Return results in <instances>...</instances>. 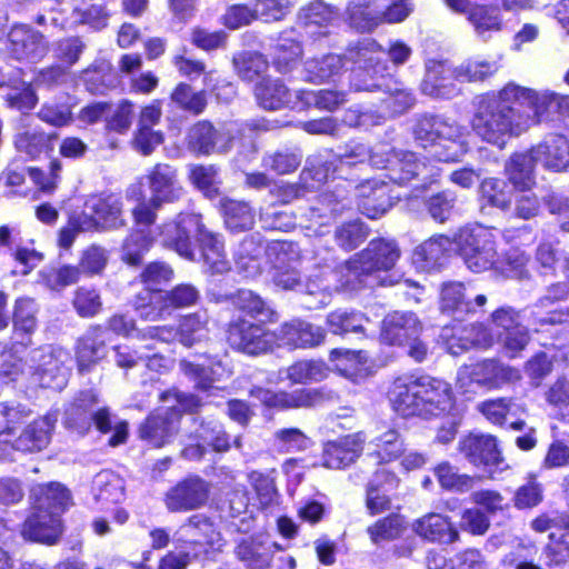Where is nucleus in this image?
<instances>
[{
    "label": "nucleus",
    "instance_id": "obj_1",
    "mask_svg": "<svg viewBox=\"0 0 569 569\" xmlns=\"http://www.w3.org/2000/svg\"><path fill=\"white\" fill-rule=\"evenodd\" d=\"M473 109L471 128L475 133L501 148L508 138L538 124L552 110L569 116V96L509 82L500 90L477 96Z\"/></svg>",
    "mask_w": 569,
    "mask_h": 569
},
{
    "label": "nucleus",
    "instance_id": "obj_2",
    "mask_svg": "<svg viewBox=\"0 0 569 569\" xmlns=\"http://www.w3.org/2000/svg\"><path fill=\"white\" fill-rule=\"evenodd\" d=\"M383 51L375 42L363 43L357 51H350L349 57L327 53L308 59L305 62L306 80L313 83L336 81L352 60L358 64L353 70L352 86L356 90H373L381 84L375 82L383 78L387 66L382 61Z\"/></svg>",
    "mask_w": 569,
    "mask_h": 569
},
{
    "label": "nucleus",
    "instance_id": "obj_3",
    "mask_svg": "<svg viewBox=\"0 0 569 569\" xmlns=\"http://www.w3.org/2000/svg\"><path fill=\"white\" fill-rule=\"evenodd\" d=\"M160 236L164 246L189 260H194L190 241L191 237H194L200 243L203 262L212 273H223L230 269L222 241L204 228L199 214H179L176 221L161 227Z\"/></svg>",
    "mask_w": 569,
    "mask_h": 569
},
{
    "label": "nucleus",
    "instance_id": "obj_4",
    "mask_svg": "<svg viewBox=\"0 0 569 569\" xmlns=\"http://www.w3.org/2000/svg\"><path fill=\"white\" fill-rule=\"evenodd\" d=\"M413 132L423 148L435 149L433 154L440 161H457L468 150L467 130L453 120L425 116L418 120Z\"/></svg>",
    "mask_w": 569,
    "mask_h": 569
},
{
    "label": "nucleus",
    "instance_id": "obj_5",
    "mask_svg": "<svg viewBox=\"0 0 569 569\" xmlns=\"http://www.w3.org/2000/svg\"><path fill=\"white\" fill-rule=\"evenodd\" d=\"M399 258L400 249L395 241L371 240L366 249L343 266L346 281L341 286L356 290L363 283V277L393 268Z\"/></svg>",
    "mask_w": 569,
    "mask_h": 569
},
{
    "label": "nucleus",
    "instance_id": "obj_6",
    "mask_svg": "<svg viewBox=\"0 0 569 569\" xmlns=\"http://www.w3.org/2000/svg\"><path fill=\"white\" fill-rule=\"evenodd\" d=\"M520 379V372L496 359H485L462 366L457 372L456 387L463 393L478 389L492 390Z\"/></svg>",
    "mask_w": 569,
    "mask_h": 569
},
{
    "label": "nucleus",
    "instance_id": "obj_7",
    "mask_svg": "<svg viewBox=\"0 0 569 569\" xmlns=\"http://www.w3.org/2000/svg\"><path fill=\"white\" fill-rule=\"evenodd\" d=\"M457 247L467 267L475 272L495 269L498 259L495 236L482 226L461 229L456 237Z\"/></svg>",
    "mask_w": 569,
    "mask_h": 569
},
{
    "label": "nucleus",
    "instance_id": "obj_8",
    "mask_svg": "<svg viewBox=\"0 0 569 569\" xmlns=\"http://www.w3.org/2000/svg\"><path fill=\"white\" fill-rule=\"evenodd\" d=\"M498 71V64L493 61L473 60L462 63L455 71L443 62L430 61L427 66L426 78L422 82V90L436 97L448 96L443 83L450 76L459 81H482Z\"/></svg>",
    "mask_w": 569,
    "mask_h": 569
},
{
    "label": "nucleus",
    "instance_id": "obj_9",
    "mask_svg": "<svg viewBox=\"0 0 569 569\" xmlns=\"http://www.w3.org/2000/svg\"><path fill=\"white\" fill-rule=\"evenodd\" d=\"M369 158L372 166L386 168L390 180L399 184L409 182L415 177H420L423 182H427L438 176L433 167L409 151H392L387 160L380 158L378 153H373Z\"/></svg>",
    "mask_w": 569,
    "mask_h": 569
},
{
    "label": "nucleus",
    "instance_id": "obj_10",
    "mask_svg": "<svg viewBox=\"0 0 569 569\" xmlns=\"http://www.w3.org/2000/svg\"><path fill=\"white\" fill-rule=\"evenodd\" d=\"M172 278V270L169 266L160 262L150 263L142 272L141 279L146 284L142 296H138L136 309L144 320H157L162 317V309L157 306L163 300V296L157 291L160 286L169 282Z\"/></svg>",
    "mask_w": 569,
    "mask_h": 569
},
{
    "label": "nucleus",
    "instance_id": "obj_11",
    "mask_svg": "<svg viewBox=\"0 0 569 569\" xmlns=\"http://www.w3.org/2000/svg\"><path fill=\"white\" fill-rule=\"evenodd\" d=\"M348 12L353 27L361 31H370L382 21L389 23L403 21L411 12V7L406 0H400L386 11L378 12L365 0H353L348 7Z\"/></svg>",
    "mask_w": 569,
    "mask_h": 569
},
{
    "label": "nucleus",
    "instance_id": "obj_12",
    "mask_svg": "<svg viewBox=\"0 0 569 569\" xmlns=\"http://www.w3.org/2000/svg\"><path fill=\"white\" fill-rule=\"evenodd\" d=\"M230 346L248 355L268 351L277 343V335L246 320L230 323L228 330Z\"/></svg>",
    "mask_w": 569,
    "mask_h": 569
},
{
    "label": "nucleus",
    "instance_id": "obj_13",
    "mask_svg": "<svg viewBox=\"0 0 569 569\" xmlns=\"http://www.w3.org/2000/svg\"><path fill=\"white\" fill-rule=\"evenodd\" d=\"M210 487L200 477L179 481L166 495V506L171 512H184L203 507L209 498Z\"/></svg>",
    "mask_w": 569,
    "mask_h": 569
},
{
    "label": "nucleus",
    "instance_id": "obj_14",
    "mask_svg": "<svg viewBox=\"0 0 569 569\" xmlns=\"http://www.w3.org/2000/svg\"><path fill=\"white\" fill-rule=\"evenodd\" d=\"M420 401L423 418L452 416L455 410L451 386L440 379L421 377Z\"/></svg>",
    "mask_w": 569,
    "mask_h": 569
},
{
    "label": "nucleus",
    "instance_id": "obj_15",
    "mask_svg": "<svg viewBox=\"0 0 569 569\" xmlns=\"http://www.w3.org/2000/svg\"><path fill=\"white\" fill-rule=\"evenodd\" d=\"M459 448L471 463L485 466L490 472L501 471L508 467L492 436L470 435L460 442Z\"/></svg>",
    "mask_w": 569,
    "mask_h": 569
},
{
    "label": "nucleus",
    "instance_id": "obj_16",
    "mask_svg": "<svg viewBox=\"0 0 569 569\" xmlns=\"http://www.w3.org/2000/svg\"><path fill=\"white\" fill-rule=\"evenodd\" d=\"M487 303L485 295L477 293L475 288L460 282L448 283L441 291V310L456 318L476 312Z\"/></svg>",
    "mask_w": 569,
    "mask_h": 569
},
{
    "label": "nucleus",
    "instance_id": "obj_17",
    "mask_svg": "<svg viewBox=\"0 0 569 569\" xmlns=\"http://www.w3.org/2000/svg\"><path fill=\"white\" fill-rule=\"evenodd\" d=\"M146 181L156 207H161L164 202H173L182 194L177 170L167 163L153 166L146 174Z\"/></svg>",
    "mask_w": 569,
    "mask_h": 569
},
{
    "label": "nucleus",
    "instance_id": "obj_18",
    "mask_svg": "<svg viewBox=\"0 0 569 569\" xmlns=\"http://www.w3.org/2000/svg\"><path fill=\"white\" fill-rule=\"evenodd\" d=\"M173 541L180 546L219 547L221 536L208 517L193 515L176 530Z\"/></svg>",
    "mask_w": 569,
    "mask_h": 569
},
{
    "label": "nucleus",
    "instance_id": "obj_19",
    "mask_svg": "<svg viewBox=\"0 0 569 569\" xmlns=\"http://www.w3.org/2000/svg\"><path fill=\"white\" fill-rule=\"evenodd\" d=\"M84 207L96 218L101 230L119 229L126 224L122 197L114 193L90 196Z\"/></svg>",
    "mask_w": 569,
    "mask_h": 569
},
{
    "label": "nucleus",
    "instance_id": "obj_20",
    "mask_svg": "<svg viewBox=\"0 0 569 569\" xmlns=\"http://www.w3.org/2000/svg\"><path fill=\"white\" fill-rule=\"evenodd\" d=\"M251 396L268 407L279 409L307 408L320 403L325 396L318 389H301L293 392H272L263 388H254Z\"/></svg>",
    "mask_w": 569,
    "mask_h": 569
},
{
    "label": "nucleus",
    "instance_id": "obj_21",
    "mask_svg": "<svg viewBox=\"0 0 569 569\" xmlns=\"http://www.w3.org/2000/svg\"><path fill=\"white\" fill-rule=\"evenodd\" d=\"M10 52L17 60L34 62L48 52L44 37L26 24L16 26L9 33Z\"/></svg>",
    "mask_w": 569,
    "mask_h": 569
},
{
    "label": "nucleus",
    "instance_id": "obj_22",
    "mask_svg": "<svg viewBox=\"0 0 569 569\" xmlns=\"http://www.w3.org/2000/svg\"><path fill=\"white\" fill-rule=\"evenodd\" d=\"M531 149L546 170L563 172L569 169V140L565 136L550 133Z\"/></svg>",
    "mask_w": 569,
    "mask_h": 569
},
{
    "label": "nucleus",
    "instance_id": "obj_23",
    "mask_svg": "<svg viewBox=\"0 0 569 569\" xmlns=\"http://www.w3.org/2000/svg\"><path fill=\"white\" fill-rule=\"evenodd\" d=\"M293 93L279 79H263L256 87V97L259 104L267 110H279L286 107L300 109L302 94Z\"/></svg>",
    "mask_w": 569,
    "mask_h": 569
},
{
    "label": "nucleus",
    "instance_id": "obj_24",
    "mask_svg": "<svg viewBox=\"0 0 569 569\" xmlns=\"http://www.w3.org/2000/svg\"><path fill=\"white\" fill-rule=\"evenodd\" d=\"M276 335L279 346L292 348L317 347L326 338V332L321 327L299 319L284 323Z\"/></svg>",
    "mask_w": 569,
    "mask_h": 569
},
{
    "label": "nucleus",
    "instance_id": "obj_25",
    "mask_svg": "<svg viewBox=\"0 0 569 569\" xmlns=\"http://www.w3.org/2000/svg\"><path fill=\"white\" fill-rule=\"evenodd\" d=\"M422 325L412 312L388 315L382 321L381 339L389 345H403L418 337Z\"/></svg>",
    "mask_w": 569,
    "mask_h": 569
},
{
    "label": "nucleus",
    "instance_id": "obj_26",
    "mask_svg": "<svg viewBox=\"0 0 569 569\" xmlns=\"http://www.w3.org/2000/svg\"><path fill=\"white\" fill-rule=\"evenodd\" d=\"M421 378H398L389 390V399L393 409L403 417H422L420 406Z\"/></svg>",
    "mask_w": 569,
    "mask_h": 569
},
{
    "label": "nucleus",
    "instance_id": "obj_27",
    "mask_svg": "<svg viewBox=\"0 0 569 569\" xmlns=\"http://www.w3.org/2000/svg\"><path fill=\"white\" fill-rule=\"evenodd\" d=\"M42 507H36V512L26 520L22 533L30 540L52 545L61 535L59 513L42 510Z\"/></svg>",
    "mask_w": 569,
    "mask_h": 569
},
{
    "label": "nucleus",
    "instance_id": "obj_28",
    "mask_svg": "<svg viewBox=\"0 0 569 569\" xmlns=\"http://www.w3.org/2000/svg\"><path fill=\"white\" fill-rule=\"evenodd\" d=\"M279 549L276 542H269L266 537L259 536L243 539L237 546L236 555L246 569H267L274 551Z\"/></svg>",
    "mask_w": 569,
    "mask_h": 569
},
{
    "label": "nucleus",
    "instance_id": "obj_29",
    "mask_svg": "<svg viewBox=\"0 0 569 569\" xmlns=\"http://www.w3.org/2000/svg\"><path fill=\"white\" fill-rule=\"evenodd\" d=\"M189 147L202 154L226 152L231 146L229 133L218 132L207 121L196 123L189 131Z\"/></svg>",
    "mask_w": 569,
    "mask_h": 569
},
{
    "label": "nucleus",
    "instance_id": "obj_30",
    "mask_svg": "<svg viewBox=\"0 0 569 569\" xmlns=\"http://www.w3.org/2000/svg\"><path fill=\"white\" fill-rule=\"evenodd\" d=\"M413 530L421 538L432 542L452 543L459 538L449 518L436 512L420 517L413 523Z\"/></svg>",
    "mask_w": 569,
    "mask_h": 569
},
{
    "label": "nucleus",
    "instance_id": "obj_31",
    "mask_svg": "<svg viewBox=\"0 0 569 569\" xmlns=\"http://www.w3.org/2000/svg\"><path fill=\"white\" fill-rule=\"evenodd\" d=\"M346 281V271L341 267L338 271H328L316 279H310L306 284V293L311 298L308 308L317 309L327 306L335 291L345 288L341 284Z\"/></svg>",
    "mask_w": 569,
    "mask_h": 569
},
{
    "label": "nucleus",
    "instance_id": "obj_32",
    "mask_svg": "<svg viewBox=\"0 0 569 569\" xmlns=\"http://www.w3.org/2000/svg\"><path fill=\"white\" fill-rule=\"evenodd\" d=\"M362 442L359 435L328 442L323 449V466L330 469H340L350 465L362 451Z\"/></svg>",
    "mask_w": 569,
    "mask_h": 569
},
{
    "label": "nucleus",
    "instance_id": "obj_33",
    "mask_svg": "<svg viewBox=\"0 0 569 569\" xmlns=\"http://www.w3.org/2000/svg\"><path fill=\"white\" fill-rule=\"evenodd\" d=\"M539 163L532 149L515 153L506 164L509 181L518 190H531L536 184L535 168Z\"/></svg>",
    "mask_w": 569,
    "mask_h": 569
},
{
    "label": "nucleus",
    "instance_id": "obj_34",
    "mask_svg": "<svg viewBox=\"0 0 569 569\" xmlns=\"http://www.w3.org/2000/svg\"><path fill=\"white\" fill-rule=\"evenodd\" d=\"M495 341L496 338L491 330L482 323H472L463 328L458 338L451 337L447 346L450 353L459 355L469 348L487 350L493 346Z\"/></svg>",
    "mask_w": 569,
    "mask_h": 569
},
{
    "label": "nucleus",
    "instance_id": "obj_35",
    "mask_svg": "<svg viewBox=\"0 0 569 569\" xmlns=\"http://www.w3.org/2000/svg\"><path fill=\"white\" fill-rule=\"evenodd\" d=\"M53 423L49 417L34 420L16 439L14 443L10 445V449L28 452L42 450L49 443Z\"/></svg>",
    "mask_w": 569,
    "mask_h": 569
},
{
    "label": "nucleus",
    "instance_id": "obj_36",
    "mask_svg": "<svg viewBox=\"0 0 569 569\" xmlns=\"http://www.w3.org/2000/svg\"><path fill=\"white\" fill-rule=\"evenodd\" d=\"M29 417V412L19 403L0 402V459L10 453V437Z\"/></svg>",
    "mask_w": 569,
    "mask_h": 569
},
{
    "label": "nucleus",
    "instance_id": "obj_37",
    "mask_svg": "<svg viewBox=\"0 0 569 569\" xmlns=\"http://www.w3.org/2000/svg\"><path fill=\"white\" fill-rule=\"evenodd\" d=\"M370 446L369 455L378 463L383 465L398 459L405 452V446L400 433L393 428L381 430L371 441Z\"/></svg>",
    "mask_w": 569,
    "mask_h": 569
},
{
    "label": "nucleus",
    "instance_id": "obj_38",
    "mask_svg": "<svg viewBox=\"0 0 569 569\" xmlns=\"http://www.w3.org/2000/svg\"><path fill=\"white\" fill-rule=\"evenodd\" d=\"M359 194L362 197L359 208L370 219L381 217L391 207L387 188L383 183L377 186L375 182L373 187V182L367 181L359 187Z\"/></svg>",
    "mask_w": 569,
    "mask_h": 569
},
{
    "label": "nucleus",
    "instance_id": "obj_39",
    "mask_svg": "<svg viewBox=\"0 0 569 569\" xmlns=\"http://www.w3.org/2000/svg\"><path fill=\"white\" fill-rule=\"evenodd\" d=\"M53 138H56V134L51 136L36 128L24 127L16 133L13 144L19 153L36 159L50 149L51 139Z\"/></svg>",
    "mask_w": 569,
    "mask_h": 569
},
{
    "label": "nucleus",
    "instance_id": "obj_40",
    "mask_svg": "<svg viewBox=\"0 0 569 569\" xmlns=\"http://www.w3.org/2000/svg\"><path fill=\"white\" fill-rule=\"evenodd\" d=\"M264 247L253 238L244 239L236 253V266L239 272L248 278L260 274L262 270Z\"/></svg>",
    "mask_w": 569,
    "mask_h": 569
},
{
    "label": "nucleus",
    "instance_id": "obj_41",
    "mask_svg": "<svg viewBox=\"0 0 569 569\" xmlns=\"http://www.w3.org/2000/svg\"><path fill=\"white\" fill-rule=\"evenodd\" d=\"M337 19L336 11L325 2L316 0L302 7L298 13V24L313 34L319 28L330 26Z\"/></svg>",
    "mask_w": 569,
    "mask_h": 569
},
{
    "label": "nucleus",
    "instance_id": "obj_42",
    "mask_svg": "<svg viewBox=\"0 0 569 569\" xmlns=\"http://www.w3.org/2000/svg\"><path fill=\"white\" fill-rule=\"evenodd\" d=\"M452 248V241L446 236H437L419 244L412 256L413 262L423 270L437 266L447 251Z\"/></svg>",
    "mask_w": 569,
    "mask_h": 569
},
{
    "label": "nucleus",
    "instance_id": "obj_43",
    "mask_svg": "<svg viewBox=\"0 0 569 569\" xmlns=\"http://www.w3.org/2000/svg\"><path fill=\"white\" fill-rule=\"evenodd\" d=\"M92 492L97 501L118 503L124 499V482L111 471H101L93 478Z\"/></svg>",
    "mask_w": 569,
    "mask_h": 569
},
{
    "label": "nucleus",
    "instance_id": "obj_44",
    "mask_svg": "<svg viewBox=\"0 0 569 569\" xmlns=\"http://www.w3.org/2000/svg\"><path fill=\"white\" fill-rule=\"evenodd\" d=\"M468 21L472 24L479 37L486 38L502 28V20L498 7L472 4L467 13Z\"/></svg>",
    "mask_w": 569,
    "mask_h": 569
},
{
    "label": "nucleus",
    "instance_id": "obj_45",
    "mask_svg": "<svg viewBox=\"0 0 569 569\" xmlns=\"http://www.w3.org/2000/svg\"><path fill=\"white\" fill-rule=\"evenodd\" d=\"M330 360L336 370L347 378L357 379L368 373V358L361 351L335 349L330 352Z\"/></svg>",
    "mask_w": 569,
    "mask_h": 569
},
{
    "label": "nucleus",
    "instance_id": "obj_46",
    "mask_svg": "<svg viewBox=\"0 0 569 569\" xmlns=\"http://www.w3.org/2000/svg\"><path fill=\"white\" fill-rule=\"evenodd\" d=\"M226 226L232 231L248 230L253 226L254 214L248 203L231 199L221 200Z\"/></svg>",
    "mask_w": 569,
    "mask_h": 569
},
{
    "label": "nucleus",
    "instance_id": "obj_47",
    "mask_svg": "<svg viewBox=\"0 0 569 569\" xmlns=\"http://www.w3.org/2000/svg\"><path fill=\"white\" fill-rule=\"evenodd\" d=\"M90 420H93L97 429L101 432H108L111 428L110 413L107 409H100L92 417H88L81 405L76 403L67 411V425L77 430H86Z\"/></svg>",
    "mask_w": 569,
    "mask_h": 569
},
{
    "label": "nucleus",
    "instance_id": "obj_48",
    "mask_svg": "<svg viewBox=\"0 0 569 569\" xmlns=\"http://www.w3.org/2000/svg\"><path fill=\"white\" fill-rule=\"evenodd\" d=\"M176 432V426L162 416H151L140 428L141 438L162 447Z\"/></svg>",
    "mask_w": 569,
    "mask_h": 569
},
{
    "label": "nucleus",
    "instance_id": "obj_49",
    "mask_svg": "<svg viewBox=\"0 0 569 569\" xmlns=\"http://www.w3.org/2000/svg\"><path fill=\"white\" fill-rule=\"evenodd\" d=\"M328 376V368L321 361L305 360L293 363L287 369V378L292 383H310L321 381Z\"/></svg>",
    "mask_w": 569,
    "mask_h": 569
},
{
    "label": "nucleus",
    "instance_id": "obj_50",
    "mask_svg": "<svg viewBox=\"0 0 569 569\" xmlns=\"http://www.w3.org/2000/svg\"><path fill=\"white\" fill-rule=\"evenodd\" d=\"M302 56L301 44L292 39L282 38L273 50V64L281 73H287L296 67Z\"/></svg>",
    "mask_w": 569,
    "mask_h": 569
},
{
    "label": "nucleus",
    "instance_id": "obj_51",
    "mask_svg": "<svg viewBox=\"0 0 569 569\" xmlns=\"http://www.w3.org/2000/svg\"><path fill=\"white\" fill-rule=\"evenodd\" d=\"M152 242L153 238L150 231L144 229L133 230L123 243V260L131 266L139 264Z\"/></svg>",
    "mask_w": 569,
    "mask_h": 569
},
{
    "label": "nucleus",
    "instance_id": "obj_52",
    "mask_svg": "<svg viewBox=\"0 0 569 569\" xmlns=\"http://www.w3.org/2000/svg\"><path fill=\"white\" fill-rule=\"evenodd\" d=\"M480 197L482 202L502 210L508 209L511 203L509 187L500 179H485L480 184Z\"/></svg>",
    "mask_w": 569,
    "mask_h": 569
},
{
    "label": "nucleus",
    "instance_id": "obj_53",
    "mask_svg": "<svg viewBox=\"0 0 569 569\" xmlns=\"http://www.w3.org/2000/svg\"><path fill=\"white\" fill-rule=\"evenodd\" d=\"M435 475L440 486L450 491L463 492L473 487V478L459 473L449 462H441L435 468Z\"/></svg>",
    "mask_w": 569,
    "mask_h": 569
},
{
    "label": "nucleus",
    "instance_id": "obj_54",
    "mask_svg": "<svg viewBox=\"0 0 569 569\" xmlns=\"http://www.w3.org/2000/svg\"><path fill=\"white\" fill-rule=\"evenodd\" d=\"M529 257L517 248L510 249L503 257L497 259L495 270L509 278L522 279L528 276Z\"/></svg>",
    "mask_w": 569,
    "mask_h": 569
},
{
    "label": "nucleus",
    "instance_id": "obj_55",
    "mask_svg": "<svg viewBox=\"0 0 569 569\" xmlns=\"http://www.w3.org/2000/svg\"><path fill=\"white\" fill-rule=\"evenodd\" d=\"M368 319L361 313L337 310L328 315L327 325L335 335L358 332L363 328Z\"/></svg>",
    "mask_w": 569,
    "mask_h": 569
},
{
    "label": "nucleus",
    "instance_id": "obj_56",
    "mask_svg": "<svg viewBox=\"0 0 569 569\" xmlns=\"http://www.w3.org/2000/svg\"><path fill=\"white\" fill-rule=\"evenodd\" d=\"M171 100L183 110L194 114L201 113L206 106V94L203 91L194 92L187 83H179L171 93Z\"/></svg>",
    "mask_w": 569,
    "mask_h": 569
},
{
    "label": "nucleus",
    "instance_id": "obj_57",
    "mask_svg": "<svg viewBox=\"0 0 569 569\" xmlns=\"http://www.w3.org/2000/svg\"><path fill=\"white\" fill-rule=\"evenodd\" d=\"M403 529V520L400 516H389L368 527L367 532L373 543H380L398 538Z\"/></svg>",
    "mask_w": 569,
    "mask_h": 569
},
{
    "label": "nucleus",
    "instance_id": "obj_58",
    "mask_svg": "<svg viewBox=\"0 0 569 569\" xmlns=\"http://www.w3.org/2000/svg\"><path fill=\"white\" fill-rule=\"evenodd\" d=\"M300 94H302L300 109L315 106L318 109L332 111L345 101L342 92L332 90H321L318 92L301 90Z\"/></svg>",
    "mask_w": 569,
    "mask_h": 569
},
{
    "label": "nucleus",
    "instance_id": "obj_59",
    "mask_svg": "<svg viewBox=\"0 0 569 569\" xmlns=\"http://www.w3.org/2000/svg\"><path fill=\"white\" fill-rule=\"evenodd\" d=\"M42 497L39 499L37 507H42V510L52 511L56 513L62 512L69 505L70 493L60 483H50L41 489Z\"/></svg>",
    "mask_w": 569,
    "mask_h": 569
},
{
    "label": "nucleus",
    "instance_id": "obj_60",
    "mask_svg": "<svg viewBox=\"0 0 569 569\" xmlns=\"http://www.w3.org/2000/svg\"><path fill=\"white\" fill-rule=\"evenodd\" d=\"M73 307L80 317L96 316L102 308L100 295L94 289L80 287L74 292Z\"/></svg>",
    "mask_w": 569,
    "mask_h": 569
},
{
    "label": "nucleus",
    "instance_id": "obj_61",
    "mask_svg": "<svg viewBox=\"0 0 569 569\" xmlns=\"http://www.w3.org/2000/svg\"><path fill=\"white\" fill-rule=\"evenodd\" d=\"M44 283L52 290H60L76 283L80 278V269L74 266L50 268L41 272Z\"/></svg>",
    "mask_w": 569,
    "mask_h": 569
},
{
    "label": "nucleus",
    "instance_id": "obj_62",
    "mask_svg": "<svg viewBox=\"0 0 569 569\" xmlns=\"http://www.w3.org/2000/svg\"><path fill=\"white\" fill-rule=\"evenodd\" d=\"M218 173L213 166H192L190 168L191 182L201 190L208 198L218 194Z\"/></svg>",
    "mask_w": 569,
    "mask_h": 569
},
{
    "label": "nucleus",
    "instance_id": "obj_63",
    "mask_svg": "<svg viewBox=\"0 0 569 569\" xmlns=\"http://www.w3.org/2000/svg\"><path fill=\"white\" fill-rule=\"evenodd\" d=\"M104 351L103 341H98V336L88 335L82 338L77 352L80 370L88 369L90 365L101 359L104 356Z\"/></svg>",
    "mask_w": 569,
    "mask_h": 569
},
{
    "label": "nucleus",
    "instance_id": "obj_64",
    "mask_svg": "<svg viewBox=\"0 0 569 569\" xmlns=\"http://www.w3.org/2000/svg\"><path fill=\"white\" fill-rule=\"evenodd\" d=\"M234 68L243 80L252 81L267 70L268 63L261 54L243 53L233 59Z\"/></svg>",
    "mask_w": 569,
    "mask_h": 569
}]
</instances>
